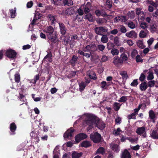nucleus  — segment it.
Instances as JSON below:
<instances>
[{"label":"nucleus","instance_id":"50","mask_svg":"<svg viewBox=\"0 0 158 158\" xmlns=\"http://www.w3.org/2000/svg\"><path fill=\"white\" fill-rule=\"evenodd\" d=\"M119 19L120 21L122 22H126L127 20L125 16H120Z\"/></svg>","mask_w":158,"mask_h":158},{"label":"nucleus","instance_id":"6","mask_svg":"<svg viewBox=\"0 0 158 158\" xmlns=\"http://www.w3.org/2000/svg\"><path fill=\"white\" fill-rule=\"evenodd\" d=\"M74 129L71 128L68 130L64 134V137L65 139L68 138L70 139L71 137L73 136Z\"/></svg>","mask_w":158,"mask_h":158},{"label":"nucleus","instance_id":"45","mask_svg":"<svg viewBox=\"0 0 158 158\" xmlns=\"http://www.w3.org/2000/svg\"><path fill=\"white\" fill-rule=\"evenodd\" d=\"M89 76L91 79L94 80H95L96 79V75L94 73L93 71L90 72Z\"/></svg>","mask_w":158,"mask_h":158},{"label":"nucleus","instance_id":"64","mask_svg":"<svg viewBox=\"0 0 158 158\" xmlns=\"http://www.w3.org/2000/svg\"><path fill=\"white\" fill-rule=\"evenodd\" d=\"M106 83L105 81H103L101 82V87L103 89H105L106 88Z\"/></svg>","mask_w":158,"mask_h":158},{"label":"nucleus","instance_id":"54","mask_svg":"<svg viewBox=\"0 0 158 158\" xmlns=\"http://www.w3.org/2000/svg\"><path fill=\"white\" fill-rule=\"evenodd\" d=\"M105 47V46L102 44L98 45V48L101 51H102L104 49Z\"/></svg>","mask_w":158,"mask_h":158},{"label":"nucleus","instance_id":"41","mask_svg":"<svg viewBox=\"0 0 158 158\" xmlns=\"http://www.w3.org/2000/svg\"><path fill=\"white\" fill-rule=\"evenodd\" d=\"M104 152L105 150L104 148L102 147H101L97 150L96 154L100 153L102 154Z\"/></svg>","mask_w":158,"mask_h":158},{"label":"nucleus","instance_id":"15","mask_svg":"<svg viewBox=\"0 0 158 158\" xmlns=\"http://www.w3.org/2000/svg\"><path fill=\"white\" fill-rule=\"evenodd\" d=\"M75 12L74 8L73 7L68 8L65 11V14L69 15L73 14Z\"/></svg>","mask_w":158,"mask_h":158},{"label":"nucleus","instance_id":"59","mask_svg":"<svg viewBox=\"0 0 158 158\" xmlns=\"http://www.w3.org/2000/svg\"><path fill=\"white\" fill-rule=\"evenodd\" d=\"M127 100V98L126 97L123 96L118 100V101L119 102H125Z\"/></svg>","mask_w":158,"mask_h":158},{"label":"nucleus","instance_id":"57","mask_svg":"<svg viewBox=\"0 0 158 158\" xmlns=\"http://www.w3.org/2000/svg\"><path fill=\"white\" fill-rule=\"evenodd\" d=\"M108 59V57L106 56H102V58L101 60V62H104L107 60Z\"/></svg>","mask_w":158,"mask_h":158},{"label":"nucleus","instance_id":"47","mask_svg":"<svg viewBox=\"0 0 158 158\" xmlns=\"http://www.w3.org/2000/svg\"><path fill=\"white\" fill-rule=\"evenodd\" d=\"M51 55L50 54H48L44 58V60L46 61H51Z\"/></svg>","mask_w":158,"mask_h":158},{"label":"nucleus","instance_id":"19","mask_svg":"<svg viewBox=\"0 0 158 158\" xmlns=\"http://www.w3.org/2000/svg\"><path fill=\"white\" fill-rule=\"evenodd\" d=\"M148 88L147 83L144 82L142 83L139 85V88L142 91H145Z\"/></svg>","mask_w":158,"mask_h":158},{"label":"nucleus","instance_id":"25","mask_svg":"<svg viewBox=\"0 0 158 158\" xmlns=\"http://www.w3.org/2000/svg\"><path fill=\"white\" fill-rule=\"evenodd\" d=\"M154 76L152 72L149 70L148 73V76L147 77L148 80H152L154 78Z\"/></svg>","mask_w":158,"mask_h":158},{"label":"nucleus","instance_id":"12","mask_svg":"<svg viewBox=\"0 0 158 158\" xmlns=\"http://www.w3.org/2000/svg\"><path fill=\"white\" fill-rule=\"evenodd\" d=\"M126 36L129 38H136L137 36V33L133 31L126 33L125 34Z\"/></svg>","mask_w":158,"mask_h":158},{"label":"nucleus","instance_id":"49","mask_svg":"<svg viewBox=\"0 0 158 158\" xmlns=\"http://www.w3.org/2000/svg\"><path fill=\"white\" fill-rule=\"evenodd\" d=\"M155 83V81L154 80L150 81L148 83V86L150 87H153L154 86Z\"/></svg>","mask_w":158,"mask_h":158},{"label":"nucleus","instance_id":"9","mask_svg":"<svg viewBox=\"0 0 158 158\" xmlns=\"http://www.w3.org/2000/svg\"><path fill=\"white\" fill-rule=\"evenodd\" d=\"M44 31L45 32L47 36L52 35L54 31L53 28L51 26H49L46 27L44 30Z\"/></svg>","mask_w":158,"mask_h":158},{"label":"nucleus","instance_id":"52","mask_svg":"<svg viewBox=\"0 0 158 158\" xmlns=\"http://www.w3.org/2000/svg\"><path fill=\"white\" fill-rule=\"evenodd\" d=\"M81 138V139L83 140L87 137V135L84 133H80L78 134Z\"/></svg>","mask_w":158,"mask_h":158},{"label":"nucleus","instance_id":"20","mask_svg":"<svg viewBox=\"0 0 158 158\" xmlns=\"http://www.w3.org/2000/svg\"><path fill=\"white\" fill-rule=\"evenodd\" d=\"M47 17L49 19L52 24L56 22L57 18L56 16H54L51 14H49L48 15Z\"/></svg>","mask_w":158,"mask_h":158},{"label":"nucleus","instance_id":"60","mask_svg":"<svg viewBox=\"0 0 158 158\" xmlns=\"http://www.w3.org/2000/svg\"><path fill=\"white\" fill-rule=\"evenodd\" d=\"M122 56V59L123 61H126L128 59V57L124 53H123L121 55Z\"/></svg>","mask_w":158,"mask_h":158},{"label":"nucleus","instance_id":"22","mask_svg":"<svg viewBox=\"0 0 158 158\" xmlns=\"http://www.w3.org/2000/svg\"><path fill=\"white\" fill-rule=\"evenodd\" d=\"M82 155L81 152L78 153L77 152H73L72 154V158H79Z\"/></svg>","mask_w":158,"mask_h":158},{"label":"nucleus","instance_id":"35","mask_svg":"<svg viewBox=\"0 0 158 158\" xmlns=\"http://www.w3.org/2000/svg\"><path fill=\"white\" fill-rule=\"evenodd\" d=\"M128 26L130 28L133 29L136 27V26L133 22L132 21H129L127 23Z\"/></svg>","mask_w":158,"mask_h":158},{"label":"nucleus","instance_id":"42","mask_svg":"<svg viewBox=\"0 0 158 158\" xmlns=\"http://www.w3.org/2000/svg\"><path fill=\"white\" fill-rule=\"evenodd\" d=\"M15 79L16 82L19 83L20 81V77L19 73L15 74Z\"/></svg>","mask_w":158,"mask_h":158},{"label":"nucleus","instance_id":"26","mask_svg":"<svg viewBox=\"0 0 158 158\" xmlns=\"http://www.w3.org/2000/svg\"><path fill=\"white\" fill-rule=\"evenodd\" d=\"M151 137L155 139H158V134L157 131L153 130L151 133Z\"/></svg>","mask_w":158,"mask_h":158},{"label":"nucleus","instance_id":"2","mask_svg":"<svg viewBox=\"0 0 158 158\" xmlns=\"http://www.w3.org/2000/svg\"><path fill=\"white\" fill-rule=\"evenodd\" d=\"M90 138L94 142L98 143L100 141L101 136L100 134L98 132H93L90 135Z\"/></svg>","mask_w":158,"mask_h":158},{"label":"nucleus","instance_id":"18","mask_svg":"<svg viewBox=\"0 0 158 158\" xmlns=\"http://www.w3.org/2000/svg\"><path fill=\"white\" fill-rule=\"evenodd\" d=\"M148 33V31L146 30V31L141 30L140 31L139 34V36L140 38H145Z\"/></svg>","mask_w":158,"mask_h":158},{"label":"nucleus","instance_id":"56","mask_svg":"<svg viewBox=\"0 0 158 158\" xmlns=\"http://www.w3.org/2000/svg\"><path fill=\"white\" fill-rule=\"evenodd\" d=\"M120 31L122 33H125L127 31L125 27L123 26H122L120 27Z\"/></svg>","mask_w":158,"mask_h":158},{"label":"nucleus","instance_id":"32","mask_svg":"<svg viewBox=\"0 0 158 158\" xmlns=\"http://www.w3.org/2000/svg\"><path fill=\"white\" fill-rule=\"evenodd\" d=\"M16 129V126L15 123H11L10 125V131L12 132H14Z\"/></svg>","mask_w":158,"mask_h":158},{"label":"nucleus","instance_id":"38","mask_svg":"<svg viewBox=\"0 0 158 158\" xmlns=\"http://www.w3.org/2000/svg\"><path fill=\"white\" fill-rule=\"evenodd\" d=\"M120 106L119 103L115 102L113 104L114 109L115 111H118L119 109Z\"/></svg>","mask_w":158,"mask_h":158},{"label":"nucleus","instance_id":"34","mask_svg":"<svg viewBox=\"0 0 158 158\" xmlns=\"http://www.w3.org/2000/svg\"><path fill=\"white\" fill-rule=\"evenodd\" d=\"M14 9V10L12 9L10 10L11 18H14L16 15V8H15Z\"/></svg>","mask_w":158,"mask_h":158},{"label":"nucleus","instance_id":"46","mask_svg":"<svg viewBox=\"0 0 158 158\" xmlns=\"http://www.w3.org/2000/svg\"><path fill=\"white\" fill-rule=\"evenodd\" d=\"M111 53L113 55H118L119 51L117 49L113 48L111 50Z\"/></svg>","mask_w":158,"mask_h":158},{"label":"nucleus","instance_id":"30","mask_svg":"<svg viewBox=\"0 0 158 158\" xmlns=\"http://www.w3.org/2000/svg\"><path fill=\"white\" fill-rule=\"evenodd\" d=\"M86 86V84L84 82H81V83H79V90L81 92H82L84 90Z\"/></svg>","mask_w":158,"mask_h":158},{"label":"nucleus","instance_id":"33","mask_svg":"<svg viewBox=\"0 0 158 158\" xmlns=\"http://www.w3.org/2000/svg\"><path fill=\"white\" fill-rule=\"evenodd\" d=\"M95 13L97 16H100L101 15L104 16L106 15V13H103L101 11L99 10H96Z\"/></svg>","mask_w":158,"mask_h":158},{"label":"nucleus","instance_id":"24","mask_svg":"<svg viewBox=\"0 0 158 158\" xmlns=\"http://www.w3.org/2000/svg\"><path fill=\"white\" fill-rule=\"evenodd\" d=\"M149 115L150 118L153 120L152 122H154V118H156V114L154 111L150 110L149 112Z\"/></svg>","mask_w":158,"mask_h":158},{"label":"nucleus","instance_id":"40","mask_svg":"<svg viewBox=\"0 0 158 158\" xmlns=\"http://www.w3.org/2000/svg\"><path fill=\"white\" fill-rule=\"evenodd\" d=\"M138 54V51L137 50L134 49L131 52V56L132 58H135L136 56V55Z\"/></svg>","mask_w":158,"mask_h":158},{"label":"nucleus","instance_id":"55","mask_svg":"<svg viewBox=\"0 0 158 158\" xmlns=\"http://www.w3.org/2000/svg\"><path fill=\"white\" fill-rule=\"evenodd\" d=\"M42 15L39 13H37L35 15L34 18L37 20L40 19Z\"/></svg>","mask_w":158,"mask_h":158},{"label":"nucleus","instance_id":"51","mask_svg":"<svg viewBox=\"0 0 158 158\" xmlns=\"http://www.w3.org/2000/svg\"><path fill=\"white\" fill-rule=\"evenodd\" d=\"M136 114L135 113H132L131 114L128 115L127 117L128 119H135V115Z\"/></svg>","mask_w":158,"mask_h":158},{"label":"nucleus","instance_id":"7","mask_svg":"<svg viewBox=\"0 0 158 158\" xmlns=\"http://www.w3.org/2000/svg\"><path fill=\"white\" fill-rule=\"evenodd\" d=\"M136 132L139 135H142L144 133V134H143V136L144 138L146 137V128L144 127L138 128L136 129Z\"/></svg>","mask_w":158,"mask_h":158},{"label":"nucleus","instance_id":"1","mask_svg":"<svg viewBox=\"0 0 158 158\" xmlns=\"http://www.w3.org/2000/svg\"><path fill=\"white\" fill-rule=\"evenodd\" d=\"M84 117L85 119L84 123L89 126L87 128L88 131L93 127L92 126L94 123L95 124L96 126L100 129H103L105 127V123L100 120H96L93 115L87 114H85Z\"/></svg>","mask_w":158,"mask_h":158},{"label":"nucleus","instance_id":"29","mask_svg":"<svg viewBox=\"0 0 158 158\" xmlns=\"http://www.w3.org/2000/svg\"><path fill=\"white\" fill-rule=\"evenodd\" d=\"M119 73L123 79H127L128 77L127 72L126 71H121Z\"/></svg>","mask_w":158,"mask_h":158},{"label":"nucleus","instance_id":"43","mask_svg":"<svg viewBox=\"0 0 158 158\" xmlns=\"http://www.w3.org/2000/svg\"><path fill=\"white\" fill-rule=\"evenodd\" d=\"M93 46L92 45H87L84 48L83 50L85 52L89 51L91 50Z\"/></svg>","mask_w":158,"mask_h":158},{"label":"nucleus","instance_id":"36","mask_svg":"<svg viewBox=\"0 0 158 158\" xmlns=\"http://www.w3.org/2000/svg\"><path fill=\"white\" fill-rule=\"evenodd\" d=\"M140 27L142 29H145L148 28V24L145 22H142L140 24Z\"/></svg>","mask_w":158,"mask_h":158},{"label":"nucleus","instance_id":"23","mask_svg":"<svg viewBox=\"0 0 158 158\" xmlns=\"http://www.w3.org/2000/svg\"><path fill=\"white\" fill-rule=\"evenodd\" d=\"M77 59L78 57L77 56L75 55L73 56L70 61V63L72 66H75V64L77 63Z\"/></svg>","mask_w":158,"mask_h":158},{"label":"nucleus","instance_id":"17","mask_svg":"<svg viewBox=\"0 0 158 158\" xmlns=\"http://www.w3.org/2000/svg\"><path fill=\"white\" fill-rule=\"evenodd\" d=\"M48 39L51 42H55L57 38V35L56 32H55L54 34H52V35H49L47 36Z\"/></svg>","mask_w":158,"mask_h":158},{"label":"nucleus","instance_id":"63","mask_svg":"<svg viewBox=\"0 0 158 158\" xmlns=\"http://www.w3.org/2000/svg\"><path fill=\"white\" fill-rule=\"evenodd\" d=\"M75 140L76 142L77 143H78L82 139H81V138L78 135H77L75 137Z\"/></svg>","mask_w":158,"mask_h":158},{"label":"nucleus","instance_id":"10","mask_svg":"<svg viewBox=\"0 0 158 158\" xmlns=\"http://www.w3.org/2000/svg\"><path fill=\"white\" fill-rule=\"evenodd\" d=\"M113 63L117 67H119L123 63V60L118 56L115 57L113 59Z\"/></svg>","mask_w":158,"mask_h":158},{"label":"nucleus","instance_id":"27","mask_svg":"<svg viewBox=\"0 0 158 158\" xmlns=\"http://www.w3.org/2000/svg\"><path fill=\"white\" fill-rule=\"evenodd\" d=\"M81 146L82 147L87 148L91 146V144L89 141H84L81 143Z\"/></svg>","mask_w":158,"mask_h":158},{"label":"nucleus","instance_id":"11","mask_svg":"<svg viewBox=\"0 0 158 158\" xmlns=\"http://www.w3.org/2000/svg\"><path fill=\"white\" fill-rule=\"evenodd\" d=\"M121 158H131V156L129 152L127 149H125L122 152Z\"/></svg>","mask_w":158,"mask_h":158},{"label":"nucleus","instance_id":"53","mask_svg":"<svg viewBox=\"0 0 158 158\" xmlns=\"http://www.w3.org/2000/svg\"><path fill=\"white\" fill-rule=\"evenodd\" d=\"M127 139L131 143H133L135 142H136L138 140V138H135L134 139L131 138H127Z\"/></svg>","mask_w":158,"mask_h":158},{"label":"nucleus","instance_id":"4","mask_svg":"<svg viewBox=\"0 0 158 158\" xmlns=\"http://www.w3.org/2000/svg\"><path fill=\"white\" fill-rule=\"evenodd\" d=\"M135 12L138 19L140 18V19L142 20H143L145 19V15L144 12L142 11V8L140 7L136 8L135 9Z\"/></svg>","mask_w":158,"mask_h":158},{"label":"nucleus","instance_id":"44","mask_svg":"<svg viewBox=\"0 0 158 158\" xmlns=\"http://www.w3.org/2000/svg\"><path fill=\"white\" fill-rule=\"evenodd\" d=\"M122 132L120 128H118L116 130H114L113 131V134L115 135H119L120 132Z\"/></svg>","mask_w":158,"mask_h":158},{"label":"nucleus","instance_id":"58","mask_svg":"<svg viewBox=\"0 0 158 158\" xmlns=\"http://www.w3.org/2000/svg\"><path fill=\"white\" fill-rule=\"evenodd\" d=\"M118 32V29H114L110 31V33L111 34L115 35H116Z\"/></svg>","mask_w":158,"mask_h":158},{"label":"nucleus","instance_id":"5","mask_svg":"<svg viewBox=\"0 0 158 158\" xmlns=\"http://www.w3.org/2000/svg\"><path fill=\"white\" fill-rule=\"evenodd\" d=\"M149 30L152 33H158V22H156L151 25Z\"/></svg>","mask_w":158,"mask_h":158},{"label":"nucleus","instance_id":"31","mask_svg":"<svg viewBox=\"0 0 158 158\" xmlns=\"http://www.w3.org/2000/svg\"><path fill=\"white\" fill-rule=\"evenodd\" d=\"M101 38V41L103 43H106L108 40V38L107 35H102Z\"/></svg>","mask_w":158,"mask_h":158},{"label":"nucleus","instance_id":"48","mask_svg":"<svg viewBox=\"0 0 158 158\" xmlns=\"http://www.w3.org/2000/svg\"><path fill=\"white\" fill-rule=\"evenodd\" d=\"M154 41V39L153 38H151L147 41L148 44V47L150 48V46L152 44Z\"/></svg>","mask_w":158,"mask_h":158},{"label":"nucleus","instance_id":"61","mask_svg":"<svg viewBox=\"0 0 158 158\" xmlns=\"http://www.w3.org/2000/svg\"><path fill=\"white\" fill-rule=\"evenodd\" d=\"M52 2L56 5H58L60 4V2L62 0H52Z\"/></svg>","mask_w":158,"mask_h":158},{"label":"nucleus","instance_id":"14","mask_svg":"<svg viewBox=\"0 0 158 158\" xmlns=\"http://www.w3.org/2000/svg\"><path fill=\"white\" fill-rule=\"evenodd\" d=\"M110 147L111 149L116 153L120 151L119 148L117 144L111 143L110 144Z\"/></svg>","mask_w":158,"mask_h":158},{"label":"nucleus","instance_id":"16","mask_svg":"<svg viewBox=\"0 0 158 158\" xmlns=\"http://www.w3.org/2000/svg\"><path fill=\"white\" fill-rule=\"evenodd\" d=\"M60 153L58 148L56 147L53 151V158H60Z\"/></svg>","mask_w":158,"mask_h":158},{"label":"nucleus","instance_id":"3","mask_svg":"<svg viewBox=\"0 0 158 158\" xmlns=\"http://www.w3.org/2000/svg\"><path fill=\"white\" fill-rule=\"evenodd\" d=\"M94 31L97 34L102 35L103 33L107 32L108 29L106 27H97L94 28Z\"/></svg>","mask_w":158,"mask_h":158},{"label":"nucleus","instance_id":"8","mask_svg":"<svg viewBox=\"0 0 158 158\" xmlns=\"http://www.w3.org/2000/svg\"><path fill=\"white\" fill-rule=\"evenodd\" d=\"M6 55L8 57L11 58H14L16 56V53L15 51L10 49L7 50L6 52Z\"/></svg>","mask_w":158,"mask_h":158},{"label":"nucleus","instance_id":"21","mask_svg":"<svg viewBox=\"0 0 158 158\" xmlns=\"http://www.w3.org/2000/svg\"><path fill=\"white\" fill-rule=\"evenodd\" d=\"M136 44L137 46L141 49H143L145 47L142 40H137L136 42Z\"/></svg>","mask_w":158,"mask_h":158},{"label":"nucleus","instance_id":"62","mask_svg":"<svg viewBox=\"0 0 158 158\" xmlns=\"http://www.w3.org/2000/svg\"><path fill=\"white\" fill-rule=\"evenodd\" d=\"M137 85L138 82L137 80H134L131 84V85L132 86H136Z\"/></svg>","mask_w":158,"mask_h":158},{"label":"nucleus","instance_id":"37","mask_svg":"<svg viewBox=\"0 0 158 158\" xmlns=\"http://www.w3.org/2000/svg\"><path fill=\"white\" fill-rule=\"evenodd\" d=\"M135 58L136 62L137 63L142 62H143V60L142 59L141 56L139 55H137Z\"/></svg>","mask_w":158,"mask_h":158},{"label":"nucleus","instance_id":"28","mask_svg":"<svg viewBox=\"0 0 158 158\" xmlns=\"http://www.w3.org/2000/svg\"><path fill=\"white\" fill-rule=\"evenodd\" d=\"M85 19H88L89 21L93 22L94 21V18L92 15L89 13L85 16Z\"/></svg>","mask_w":158,"mask_h":158},{"label":"nucleus","instance_id":"13","mask_svg":"<svg viewBox=\"0 0 158 158\" xmlns=\"http://www.w3.org/2000/svg\"><path fill=\"white\" fill-rule=\"evenodd\" d=\"M59 26L60 29V31L62 35H64L66 31V28L64 26V24L62 23H59Z\"/></svg>","mask_w":158,"mask_h":158},{"label":"nucleus","instance_id":"39","mask_svg":"<svg viewBox=\"0 0 158 158\" xmlns=\"http://www.w3.org/2000/svg\"><path fill=\"white\" fill-rule=\"evenodd\" d=\"M128 16L131 19H133L135 17V12L133 11H131L127 13Z\"/></svg>","mask_w":158,"mask_h":158}]
</instances>
